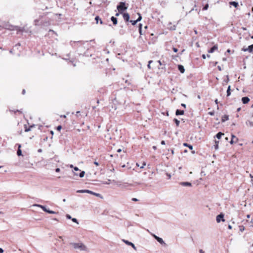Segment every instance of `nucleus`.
I'll use <instances>...</instances> for the list:
<instances>
[{
	"label": "nucleus",
	"instance_id": "1",
	"mask_svg": "<svg viewBox=\"0 0 253 253\" xmlns=\"http://www.w3.org/2000/svg\"><path fill=\"white\" fill-rule=\"evenodd\" d=\"M70 245L75 249L79 250L81 251H87V247L82 243H71Z\"/></svg>",
	"mask_w": 253,
	"mask_h": 253
},
{
	"label": "nucleus",
	"instance_id": "2",
	"mask_svg": "<svg viewBox=\"0 0 253 253\" xmlns=\"http://www.w3.org/2000/svg\"><path fill=\"white\" fill-rule=\"evenodd\" d=\"M117 9L120 13H122V11L127 9V7L125 6V2H121L119 5L117 6Z\"/></svg>",
	"mask_w": 253,
	"mask_h": 253
},
{
	"label": "nucleus",
	"instance_id": "3",
	"mask_svg": "<svg viewBox=\"0 0 253 253\" xmlns=\"http://www.w3.org/2000/svg\"><path fill=\"white\" fill-rule=\"evenodd\" d=\"M153 237L161 244H166L162 238L156 236L155 234H152Z\"/></svg>",
	"mask_w": 253,
	"mask_h": 253
},
{
	"label": "nucleus",
	"instance_id": "4",
	"mask_svg": "<svg viewBox=\"0 0 253 253\" xmlns=\"http://www.w3.org/2000/svg\"><path fill=\"white\" fill-rule=\"evenodd\" d=\"M122 241L124 242L126 245L131 246L134 250H136V248L133 243L125 239H123Z\"/></svg>",
	"mask_w": 253,
	"mask_h": 253
},
{
	"label": "nucleus",
	"instance_id": "5",
	"mask_svg": "<svg viewBox=\"0 0 253 253\" xmlns=\"http://www.w3.org/2000/svg\"><path fill=\"white\" fill-rule=\"evenodd\" d=\"M216 222L217 223H219L221 220L222 221H224L225 219H224V215L222 213H220L218 215L216 218Z\"/></svg>",
	"mask_w": 253,
	"mask_h": 253
},
{
	"label": "nucleus",
	"instance_id": "6",
	"mask_svg": "<svg viewBox=\"0 0 253 253\" xmlns=\"http://www.w3.org/2000/svg\"><path fill=\"white\" fill-rule=\"evenodd\" d=\"M33 207H38L41 208L44 211L46 212L47 209L45 207L39 204H34L33 205Z\"/></svg>",
	"mask_w": 253,
	"mask_h": 253
},
{
	"label": "nucleus",
	"instance_id": "7",
	"mask_svg": "<svg viewBox=\"0 0 253 253\" xmlns=\"http://www.w3.org/2000/svg\"><path fill=\"white\" fill-rule=\"evenodd\" d=\"M243 104H247L250 101V98L248 97H244L242 98Z\"/></svg>",
	"mask_w": 253,
	"mask_h": 253
},
{
	"label": "nucleus",
	"instance_id": "8",
	"mask_svg": "<svg viewBox=\"0 0 253 253\" xmlns=\"http://www.w3.org/2000/svg\"><path fill=\"white\" fill-rule=\"evenodd\" d=\"M180 184L183 186H191L192 184L189 182H180Z\"/></svg>",
	"mask_w": 253,
	"mask_h": 253
},
{
	"label": "nucleus",
	"instance_id": "9",
	"mask_svg": "<svg viewBox=\"0 0 253 253\" xmlns=\"http://www.w3.org/2000/svg\"><path fill=\"white\" fill-rule=\"evenodd\" d=\"M123 17H124V19L126 21H128L129 19V15L127 13H124L123 14Z\"/></svg>",
	"mask_w": 253,
	"mask_h": 253
},
{
	"label": "nucleus",
	"instance_id": "10",
	"mask_svg": "<svg viewBox=\"0 0 253 253\" xmlns=\"http://www.w3.org/2000/svg\"><path fill=\"white\" fill-rule=\"evenodd\" d=\"M178 69L181 73H184L185 72V69L184 66L181 65H178Z\"/></svg>",
	"mask_w": 253,
	"mask_h": 253
},
{
	"label": "nucleus",
	"instance_id": "11",
	"mask_svg": "<svg viewBox=\"0 0 253 253\" xmlns=\"http://www.w3.org/2000/svg\"><path fill=\"white\" fill-rule=\"evenodd\" d=\"M217 49V46L215 45L213 47H212L209 50V53H212L215 50Z\"/></svg>",
	"mask_w": 253,
	"mask_h": 253
},
{
	"label": "nucleus",
	"instance_id": "12",
	"mask_svg": "<svg viewBox=\"0 0 253 253\" xmlns=\"http://www.w3.org/2000/svg\"><path fill=\"white\" fill-rule=\"evenodd\" d=\"M111 20L112 21V22H113L114 25H116L117 24L118 20H117V19L116 17H115L114 16H112L111 18Z\"/></svg>",
	"mask_w": 253,
	"mask_h": 253
},
{
	"label": "nucleus",
	"instance_id": "13",
	"mask_svg": "<svg viewBox=\"0 0 253 253\" xmlns=\"http://www.w3.org/2000/svg\"><path fill=\"white\" fill-rule=\"evenodd\" d=\"M89 192H90V190H79L77 191V193H86L89 194Z\"/></svg>",
	"mask_w": 253,
	"mask_h": 253
},
{
	"label": "nucleus",
	"instance_id": "14",
	"mask_svg": "<svg viewBox=\"0 0 253 253\" xmlns=\"http://www.w3.org/2000/svg\"><path fill=\"white\" fill-rule=\"evenodd\" d=\"M246 124L248 126H249V127L253 126V121L248 120L246 122Z\"/></svg>",
	"mask_w": 253,
	"mask_h": 253
},
{
	"label": "nucleus",
	"instance_id": "15",
	"mask_svg": "<svg viewBox=\"0 0 253 253\" xmlns=\"http://www.w3.org/2000/svg\"><path fill=\"white\" fill-rule=\"evenodd\" d=\"M184 113V111L183 110H180L177 109L176 111L175 114H176V115H183Z\"/></svg>",
	"mask_w": 253,
	"mask_h": 253
},
{
	"label": "nucleus",
	"instance_id": "16",
	"mask_svg": "<svg viewBox=\"0 0 253 253\" xmlns=\"http://www.w3.org/2000/svg\"><path fill=\"white\" fill-rule=\"evenodd\" d=\"M21 147V145L20 144H18V150L17 152V154L19 156L22 155V151L20 149Z\"/></svg>",
	"mask_w": 253,
	"mask_h": 253
},
{
	"label": "nucleus",
	"instance_id": "17",
	"mask_svg": "<svg viewBox=\"0 0 253 253\" xmlns=\"http://www.w3.org/2000/svg\"><path fill=\"white\" fill-rule=\"evenodd\" d=\"M245 51H249V52H252L253 50V44H252L249 46L248 48L247 49H244Z\"/></svg>",
	"mask_w": 253,
	"mask_h": 253
},
{
	"label": "nucleus",
	"instance_id": "18",
	"mask_svg": "<svg viewBox=\"0 0 253 253\" xmlns=\"http://www.w3.org/2000/svg\"><path fill=\"white\" fill-rule=\"evenodd\" d=\"M236 139V141H237V140H238V138H236V136H235V135H233V134H232V139H231V141H230V144H233L234 142H235V140H234V139Z\"/></svg>",
	"mask_w": 253,
	"mask_h": 253
},
{
	"label": "nucleus",
	"instance_id": "19",
	"mask_svg": "<svg viewBox=\"0 0 253 253\" xmlns=\"http://www.w3.org/2000/svg\"><path fill=\"white\" fill-rule=\"evenodd\" d=\"M228 120H229V116L228 115H225L222 117L221 121L222 122H224L225 121H227Z\"/></svg>",
	"mask_w": 253,
	"mask_h": 253
},
{
	"label": "nucleus",
	"instance_id": "20",
	"mask_svg": "<svg viewBox=\"0 0 253 253\" xmlns=\"http://www.w3.org/2000/svg\"><path fill=\"white\" fill-rule=\"evenodd\" d=\"M95 20L96 22V23H98V21H100V24H102L103 22H102V21L101 20V19L99 18V17L98 16H96L95 18Z\"/></svg>",
	"mask_w": 253,
	"mask_h": 253
},
{
	"label": "nucleus",
	"instance_id": "21",
	"mask_svg": "<svg viewBox=\"0 0 253 253\" xmlns=\"http://www.w3.org/2000/svg\"><path fill=\"white\" fill-rule=\"evenodd\" d=\"M229 3L230 5H233L235 7H237L238 6V3L236 1H231Z\"/></svg>",
	"mask_w": 253,
	"mask_h": 253
},
{
	"label": "nucleus",
	"instance_id": "22",
	"mask_svg": "<svg viewBox=\"0 0 253 253\" xmlns=\"http://www.w3.org/2000/svg\"><path fill=\"white\" fill-rule=\"evenodd\" d=\"M224 135V133L221 132H219L218 133H217L216 135V136L217 137V138L218 139H220L221 137V136L223 135Z\"/></svg>",
	"mask_w": 253,
	"mask_h": 253
},
{
	"label": "nucleus",
	"instance_id": "23",
	"mask_svg": "<svg viewBox=\"0 0 253 253\" xmlns=\"http://www.w3.org/2000/svg\"><path fill=\"white\" fill-rule=\"evenodd\" d=\"M230 88H231L230 85L228 86L227 90V96H230V94H231V92H230V89H230Z\"/></svg>",
	"mask_w": 253,
	"mask_h": 253
},
{
	"label": "nucleus",
	"instance_id": "24",
	"mask_svg": "<svg viewBox=\"0 0 253 253\" xmlns=\"http://www.w3.org/2000/svg\"><path fill=\"white\" fill-rule=\"evenodd\" d=\"M183 145L188 147L191 150L193 149V146L192 145H189V144H187V143H185L183 144Z\"/></svg>",
	"mask_w": 253,
	"mask_h": 253
},
{
	"label": "nucleus",
	"instance_id": "25",
	"mask_svg": "<svg viewBox=\"0 0 253 253\" xmlns=\"http://www.w3.org/2000/svg\"><path fill=\"white\" fill-rule=\"evenodd\" d=\"M46 212L50 213V214H56V213H57L56 212H55L54 211H51V210H50L49 209H47V210L46 211Z\"/></svg>",
	"mask_w": 253,
	"mask_h": 253
},
{
	"label": "nucleus",
	"instance_id": "26",
	"mask_svg": "<svg viewBox=\"0 0 253 253\" xmlns=\"http://www.w3.org/2000/svg\"><path fill=\"white\" fill-rule=\"evenodd\" d=\"M84 174H85V172L84 171H82L80 174H79V176L81 178L83 177L84 175Z\"/></svg>",
	"mask_w": 253,
	"mask_h": 253
},
{
	"label": "nucleus",
	"instance_id": "27",
	"mask_svg": "<svg viewBox=\"0 0 253 253\" xmlns=\"http://www.w3.org/2000/svg\"><path fill=\"white\" fill-rule=\"evenodd\" d=\"M142 24H140L139 26V32L140 35L142 34Z\"/></svg>",
	"mask_w": 253,
	"mask_h": 253
},
{
	"label": "nucleus",
	"instance_id": "28",
	"mask_svg": "<svg viewBox=\"0 0 253 253\" xmlns=\"http://www.w3.org/2000/svg\"><path fill=\"white\" fill-rule=\"evenodd\" d=\"M174 122H175V124H176V126H179V125L180 121H178V120L177 119H174Z\"/></svg>",
	"mask_w": 253,
	"mask_h": 253
},
{
	"label": "nucleus",
	"instance_id": "29",
	"mask_svg": "<svg viewBox=\"0 0 253 253\" xmlns=\"http://www.w3.org/2000/svg\"><path fill=\"white\" fill-rule=\"evenodd\" d=\"M130 22L131 23L132 25H135L138 22L137 20H130Z\"/></svg>",
	"mask_w": 253,
	"mask_h": 253
},
{
	"label": "nucleus",
	"instance_id": "30",
	"mask_svg": "<svg viewBox=\"0 0 253 253\" xmlns=\"http://www.w3.org/2000/svg\"><path fill=\"white\" fill-rule=\"evenodd\" d=\"M130 185V184H128V183H125V184L122 185H119V186H120V187H121L122 188H125V187H126V186L127 185Z\"/></svg>",
	"mask_w": 253,
	"mask_h": 253
},
{
	"label": "nucleus",
	"instance_id": "31",
	"mask_svg": "<svg viewBox=\"0 0 253 253\" xmlns=\"http://www.w3.org/2000/svg\"><path fill=\"white\" fill-rule=\"evenodd\" d=\"M94 196L99 197L101 199L103 198V197L101 196V195L99 193H95V194H94Z\"/></svg>",
	"mask_w": 253,
	"mask_h": 253
},
{
	"label": "nucleus",
	"instance_id": "32",
	"mask_svg": "<svg viewBox=\"0 0 253 253\" xmlns=\"http://www.w3.org/2000/svg\"><path fill=\"white\" fill-rule=\"evenodd\" d=\"M32 127H33V126H30V127H28V128H25V131L26 132H28V131H31V128H32Z\"/></svg>",
	"mask_w": 253,
	"mask_h": 253
},
{
	"label": "nucleus",
	"instance_id": "33",
	"mask_svg": "<svg viewBox=\"0 0 253 253\" xmlns=\"http://www.w3.org/2000/svg\"><path fill=\"white\" fill-rule=\"evenodd\" d=\"M138 14L139 15V17L137 18V22H139V21L141 20L142 17H141V15L139 13H138Z\"/></svg>",
	"mask_w": 253,
	"mask_h": 253
},
{
	"label": "nucleus",
	"instance_id": "34",
	"mask_svg": "<svg viewBox=\"0 0 253 253\" xmlns=\"http://www.w3.org/2000/svg\"><path fill=\"white\" fill-rule=\"evenodd\" d=\"M71 219H72V220L74 222H75V223H77V224H79V222H78V220H77V219L76 218H72Z\"/></svg>",
	"mask_w": 253,
	"mask_h": 253
},
{
	"label": "nucleus",
	"instance_id": "35",
	"mask_svg": "<svg viewBox=\"0 0 253 253\" xmlns=\"http://www.w3.org/2000/svg\"><path fill=\"white\" fill-rule=\"evenodd\" d=\"M240 231L243 232L245 230V227L243 226H240Z\"/></svg>",
	"mask_w": 253,
	"mask_h": 253
},
{
	"label": "nucleus",
	"instance_id": "36",
	"mask_svg": "<svg viewBox=\"0 0 253 253\" xmlns=\"http://www.w3.org/2000/svg\"><path fill=\"white\" fill-rule=\"evenodd\" d=\"M209 7V4H207L205 5V6L203 7V10H207Z\"/></svg>",
	"mask_w": 253,
	"mask_h": 253
},
{
	"label": "nucleus",
	"instance_id": "37",
	"mask_svg": "<svg viewBox=\"0 0 253 253\" xmlns=\"http://www.w3.org/2000/svg\"><path fill=\"white\" fill-rule=\"evenodd\" d=\"M208 114L209 115H210L211 116H213L214 115V111H211V112H209L208 113Z\"/></svg>",
	"mask_w": 253,
	"mask_h": 253
},
{
	"label": "nucleus",
	"instance_id": "38",
	"mask_svg": "<svg viewBox=\"0 0 253 253\" xmlns=\"http://www.w3.org/2000/svg\"><path fill=\"white\" fill-rule=\"evenodd\" d=\"M111 181L110 179H108V181H106V182H103V183L104 184H110V181Z\"/></svg>",
	"mask_w": 253,
	"mask_h": 253
},
{
	"label": "nucleus",
	"instance_id": "39",
	"mask_svg": "<svg viewBox=\"0 0 253 253\" xmlns=\"http://www.w3.org/2000/svg\"><path fill=\"white\" fill-rule=\"evenodd\" d=\"M66 217L67 219H72V217L71 216V215L68 214H66Z\"/></svg>",
	"mask_w": 253,
	"mask_h": 253
},
{
	"label": "nucleus",
	"instance_id": "40",
	"mask_svg": "<svg viewBox=\"0 0 253 253\" xmlns=\"http://www.w3.org/2000/svg\"><path fill=\"white\" fill-rule=\"evenodd\" d=\"M62 128V126H58L57 127V129L58 130H60Z\"/></svg>",
	"mask_w": 253,
	"mask_h": 253
},
{
	"label": "nucleus",
	"instance_id": "41",
	"mask_svg": "<svg viewBox=\"0 0 253 253\" xmlns=\"http://www.w3.org/2000/svg\"><path fill=\"white\" fill-rule=\"evenodd\" d=\"M173 50L174 52H177L178 51V49L175 47H173Z\"/></svg>",
	"mask_w": 253,
	"mask_h": 253
},
{
	"label": "nucleus",
	"instance_id": "42",
	"mask_svg": "<svg viewBox=\"0 0 253 253\" xmlns=\"http://www.w3.org/2000/svg\"><path fill=\"white\" fill-rule=\"evenodd\" d=\"M145 165H146V163H143L142 166H140V168H141V169L143 168H144V167Z\"/></svg>",
	"mask_w": 253,
	"mask_h": 253
},
{
	"label": "nucleus",
	"instance_id": "43",
	"mask_svg": "<svg viewBox=\"0 0 253 253\" xmlns=\"http://www.w3.org/2000/svg\"><path fill=\"white\" fill-rule=\"evenodd\" d=\"M132 200L133 201H135V202H136V201H138V200L137 199L135 198H132Z\"/></svg>",
	"mask_w": 253,
	"mask_h": 253
},
{
	"label": "nucleus",
	"instance_id": "44",
	"mask_svg": "<svg viewBox=\"0 0 253 253\" xmlns=\"http://www.w3.org/2000/svg\"><path fill=\"white\" fill-rule=\"evenodd\" d=\"M60 169H59V168H56V169H55V171H56V172H59V171H60Z\"/></svg>",
	"mask_w": 253,
	"mask_h": 253
},
{
	"label": "nucleus",
	"instance_id": "45",
	"mask_svg": "<svg viewBox=\"0 0 253 253\" xmlns=\"http://www.w3.org/2000/svg\"><path fill=\"white\" fill-rule=\"evenodd\" d=\"M74 170H76V171H78V170H79V169H78V168H77V167H74Z\"/></svg>",
	"mask_w": 253,
	"mask_h": 253
},
{
	"label": "nucleus",
	"instance_id": "46",
	"mask_svg": "<svg viewBox=\"0 0 253 253\" xmlns=\"http://www.w3.org/2000/svg\"><path fill=\"white\" fill-rule=\"evenodd\" d=\"M3 250L2 248H0V253H3Z\"/></svg>",
	"mask_w": 253,
	"mask_h": 253
},
{
	"label": "nucleus",
	"instance_id": "47",
	"mask_svg": "<svg viewBox=\"0 0 253 253\" xmlns=\"http://www.w3.org/2000/svg\"><path fill=\"white\" fill-rule=\"evenodd\" d=\"M161 144L162 145H165V141L164 140H163L161 141Z\"/></svg>",
	"mask_w": 253,
	"mask_h": 253
},
{
	"label": "nucleus",
	"instance_id": "48",
	"mask_svg": "<svg viewBox=\"0 0 253 253\" xmlns=\"http://www.w3.org/2000/svg\"><path fill=\"white\" fill-rule=\"evenodd\" d=\"M34 22H35V25H37V23L39 22V20L36 19L34 21Z\"/></svg>",
	"mask_w": 253,
	"mask_h": 253
},
{
	"label": "nucleus",
	"instance_id": "49",
	"mask_svg": "<svg viewBox=\"0 0 253 253\" xmlns=\"http://www.w3.org/2000/svg\"><path fill=\"white\" fill-rule=\"evenodd\" d=\"M181 106L182 107H183L184 108H186V104H184V103H182L181 104Z\"/></svg>",
	"mask_w": 253,
	"mask_h": 253
},
{
	"label": "nucleus",
	"instance_id": "50",
	"mask_svg": "<svg viewBox=\"0 0 253 253\" xmlns=\"http://www.w3.org/2000/svg\"><path fill=\"white\" fill-rule=\"evenodd\" d=\"M202 57L203 59H205L206 58V56L205 54L202 55Z\"/></svg>",
	"mask_w": 253,
	"mask_h": 253
},
{
	"label": "nucleus",
	"instance_id": "51",
	"mask_svg": "<svg viewBox=\"0 0 253 253\" xmlns=\"http://www.w3.org/2000/svg\"><path fill=\"white\" fill-rule=\"evenodd\" d=\"M167 175H168V176L169 177V178H170L171 177V175L170 174H169V173H167Z\"/></svg>",
	"mask_w": 253,
	"mask_h": 253
},
{
	"label": "nucleus",
	"instance_id": "52",
	"mask_svg": "<svg viewBox=\"0 0 253 253\" xmlns=\"http://www.w3.org/2000/svg\"><path fill=\"white\" fill-rule=\"evenodd\" d=\"M94 164L96 165V166H98L99 164H98V163L97 162H94Z\"/></svg>",
	"mask_w": 253,
	"mask_h": 253
},
{
	"label": "nucleus",
	"instance_id": "53",
	"mask_svg": "<svg viewBox=\"0 0 253 253\" xmlns=\"http://www.w3.org/2000/svg\"><path fill=\"white\" fill-rule=\"evenodd\" d=\"M228 228L229 229H232V226L231 225H228Z\"/></svg>",
	"mask_w": 253,
	"mask_h": 253
},
{
	"label": "nucleus",
	"instance_id": "54",
	"mask_svg": "<svg viewBox=\"0 0 253 253\" xmlns=\"http://www.w3.org/2000/svg\"><path fill=\"white\" fill-rule=\"evenodd\" d=\"M199 252L200 253H204V252L202 250H200Z\"/></svg>",
	"mask_w": 253,
	"mask_h": 253
},
{
	"label": "nucleus",
	"instance_id": "55",
	"mask_svg": "<svg viewBox=\"0 0 253 253\" xmlns=\"http://www.w3.org/2000/svg\"><path fill=\"white\" fill-rule=\"evenodd\" d=\"M214 102L216 104L218 103V100L217 99L215 100Z\"/></svg>",
	"mask_w": 253,
	"mask_h": 253
},
{
	"label": "nucleus",
	"instance_id": "56",
	"mask_svg": "<svg viewBox=\"0 0 253 253\" xmlns=\"http://www.w3.org/2000/svg\"><path fill=\"white\" fill-rule=\"evenodd\" d=\"M121 151H122V149H118V150H117V152L120 153V152H121Z\"/></svg>",
	"mask_w": 253,
	"mask_h": 253
},
{
	"label": "nucleus",
	"instance_id": "57",
	"mask_svg": "<svg viewBox=\"0 0 253 253\" xmlns=\"http://www.w3.org/2000/svg\"><path fill=\"white\" fill-rule=\"evenodd\" d=\"M147 67L149 69H151V66H150V64H148V65H147Z\"/></svg>",
	"mask_w": 253,
	"mask_h": 253
},
{
	"label": "nucleus",
	"instance_id": "58",
	"mask_svg": "<svg viewBox=\"0 0 253 253\" xmlns=\"http://www.w3.org/2000/svg\"><path fill=\"white\" fill-rule=\"evenodd\" d=\"M25 93V89H23V90H22V94H24Z\"/></svg>",
	"mask_w": 253,
	"mask_h": 253
},
{
	"label": "nucleus",
	"instance_id": "59",
	"mask_svg": "<svg viewBox=\"0 0 253 253\" xmlns=\"http://www.w3.org/2000/svg\"><path fill=\"white\" fill-rule=\"evenodd\" d=\"M158 62L159 63V64L160 65H162V63H161V61H160V60H159V61H158Z\"/></svg>",
	"mask_w": 253,
	"mask_h": 253
},
{
	"label": "nucleus",
	"instance_id": "60",
	"mask_svg": "<svg viewBox=\"0 0 253 253\" xmlns=\"http://www.w3.org/2000/svg\"><path fill=\"white\" fill-rule=\"evenodd\" d=\"M215 146V149H217L218 148V145L216 144V145L214 146Z\"/></svg>",
	"mask_w": 253,
	"mask_h": 253
},
{
	"label": "nucleus",
	"instance_id": "61",
	"mask_svg": "<svg viewBox=\"0 0 253 253\" xmlns=\"http://www.w3.org/2000/svg\"><path fill=\"white\" fill-rule=\"evenodd\" d=\"M119 15H120V13H117L115 14V16H119Z\"/></svg>",
	"mask_w": 253,
	"mask_h": 253
},
{
	"label": "nucleus",
	"instance_id": "62",
	"mask_svg": "<svg viewBox=\"0 0 253 253\" xmlns=\"http://www.w3.org/2000/svg\"><path fill=\"white\" fill-rule=\"evenodd\" d=\"M241 110V108H238L237 110L238 112H239Z\"/></svg>",
	"mask_w": 253,
	"mask_h": 253
},
{
	"label": "nucleus",
	"instance_id": "63",
	"mask_svg": "<svg viewBox=\"0 0 253 253\" xmlns=\"http://www.w3.org/2000/svg\"><path fill=\"white\" fill-rule=\"evenodd\" d=\"M153 148L154 150H156V149H157V147H156V146H154L153 147Z\"/></svg>",
	"mask_w": 253,
	"mask_h": 253
},
{
	"label": "nucleus",
	"instance_id": "64",
	"mask_svg": "<svg viewBox=\"0 0 253 253\" xmlns=\"http://www.w3.org/2000/svg\"><path fill=\"white\" fill-rule=\"evenodd\" d=\"M250 176L251 177L253 178V174L252 175V174H250Z\"/></svg>",
	"mask_w": 253,
	"mask_h": 253
}]
</instances>
